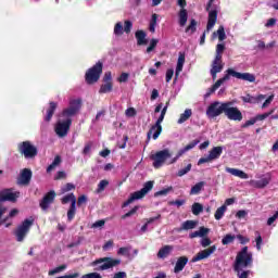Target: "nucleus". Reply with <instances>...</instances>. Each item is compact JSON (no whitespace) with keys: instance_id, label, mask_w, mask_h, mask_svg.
<instances>
[{"instance_id":"338daca9","label":"nucleus","mask_w":278,"mask_h":278,"mask_svg":"<svg viewBox=\"0 0 278 278\" xmlns=\"http://www.w3.org/2000/svg\"><path fill=\"white\" fill-rule=\"evenodd\" d=\"M277 218H278V211L271 217H269L267 219V225L268 226L273 225V223H275V220H277Z\"/></svg>"},{"instance_id":"f3484780","label":"nucleus","mask_w":278,"mask_h":278,"mask_svg":"<svg viewBox=\"0 0 278 278\" xmlns=\"http://www.w3.org/2000/svg\"><path fill=\"white\" fill-rule=\"evenodd\" d=\"M214 253H216V245H211L210 248L198 252L197 255L192 257L191 262L195 263L201 262L202 260H207V257H211Z\"/></svg>"},{"instance_id":"c756f323","label":"nucleus","mask_w":278,"mask_h":278,"mask_svg":"<svg viewBox=\"0 0 278 278\" xmlns=\"http://www.w3.org/2000/svg\"><path fill=\"white\" fill-rule=\"evenodd\" d=\"M197 225L198 223L194 220H186L181 224V227L178 229V231H189L190 229H194Z\"/></svg>"},{"instance_id":"cd10ccee","label":"nucleus","mask_w":278,"mask_h":278,"mask_svg":"<svg viewBox=\"0 0 278 278\" xmlns=\"http://www.w3.org/2000/svg\"><path fill=\"white\" fill-rule=\"evenodd\" d=\"M223 147H214L210 152H208V156L210 160H212V162H214V160H218V157H220V155H223Z\"/></svg>"},{"instance_id":"58836bf2","label":"nucleus","mask_w":278,"mask_h":278,"mask_svg":"<svg viewBox=\"0 0 278 278\" xmlns=\"http://www.w3.org/2000/svg\"><path fill=\"white\" fill-rule=\"evenodd\" d=\"M155 27H157V14H152L151 21H150V26L149 30L151 34H155Z\"/></svg>"},{"instance_id":"ddd939ff","label":"nucleus","mask_w":278,"mask_h":278,"mask_svg":"<svg viewBox=\"0 0 278 278\" xmlns=\"http://www.w3.org/2000/svg\"><path fill=\"white\" fill-rule=\"evenodd\" d=\"M17 151L21 155H24L26 160H31L36 155V147L29 141H23L17 143Z\"/></svg>"},{"instance_id":"4468645a","label":"nucleus","mask_w":278,"mask_h":278,"mask_svg":"<svg viewBox=\"0 0 278 278\" xmlns=\"http://www.w3.org/2000/svg\"><path fill=\"white\" fill-rule=\"evenodd\" d=\"M177 5L181 8L178 12V25L180 27H186V23H188V10H186V0H178Z\"/></svg>"},{"instance_id":"3c124183","label":"nucleus","mask_w":278,"mask_h":278,"mask_svg":"<svg viewBox=\"0 0 278 278\" xmlns=\"http://www.w3.org/2000/svg\"><path fill=\"white\" fill-rule=\"evenodd\" d=\"M62 270H66V265H61L52 270L49 271L50 277H53V275H58V273H62Z\"/></svg>"},{"instance_id":"5fc2aeb1","label":"nucleus","mask_w":278,"mask_h":278,"mask_svg":"<svg viewBox=\"0 0 278 278\" xmlns=\"http://www.w3.org/2000/svg\"><path fill=\"white\" fill-rule=\"evenodd\" d=\"M157 42H160V40L151 39L150 46L147 48V53H151V51H153L155 49V47H157Z\"/></svg>"},{"instance_id":"bf43d9fd","label":"nucleus","mask_w":278,"mask_h":278,"mask_svg":"<svg viewBox=\"0 0 278 278\" xmlns=\"http://www.w3.org/2000/svg\"><path fill=\"white\" fill-rule=\"evenodd\" d=\"M247 216H249V212L244 210H240L236 213V218H239V219L247 218Z\"/></svg>"},{"instance_id":"20e7f679","label":"nucleus","mask_w":278,"mask_h":278,"mask_svg":"<svg viewBox=\"0 0 278 278\" xmlns=\"http://www.w3.org/2000/svg\"><path fill=\"white\" fill-rule=\"evenodd\" d=\"M223 51H225V45L218 43L216 46V55H215V59L212 63V68H211V75L213 77V80L216 79V75H218V73H220L224 68Z\"/></svg>"},{"instance_id":"864d4df0","label":"nucleus","mask_w":278,"mask_h":278,"mask_svg":"<svg viewBox=\"0 0 278 278\" xmlns=\"http://www.w3.org/2000/svg\"><path fill=\"white\" fill-rule=\"evenodd\" d=\"M173 190V187H168L166 189H162L157 192L154 193V197H166V194H168V192H170Z\"/></svg>"},{"instance_id":"72a5a7b5","label":"nucleus","mask_w":278,"mask_h":278,"mask_svg":"<svg viewBox=\"0 0 278 278\" xmlns=\"http://www.w3.org/2000/svg\"><path fill=\"white\" fill-rule=\"evenodd\" d=\"M191 212L194 216H199V214H201V212H203V204H201L199 202H194L191 206Z\"/></svg>"},{"instance_id":"2f4dec72","label":"nucleus","mask_w":278,"mask_h":278,"mask_svg":"<svg viewBox=\"0 0 278 278\" xmlns=\"http://www.w3.org/2000/svg\"><path fill=\"white\" fill-rule=\"evenodd\" d=\"M192 116V109H186L184 113L180 114L177 123L178 125H184Z\"/></svg>"},{"instance_id":"13d9d810","label":"nucleus","mask_w":278,"mask_h":278,"mask_svg":"<svg viewBox=\"0 0 278 278\" xmlns=\"http://www.w3.org/2000/svg\"><path fill=\"white\" fill-rule=\"evenodd\" d=\"M90 151H92V142H88L83 149V155H90Z\"/></svg>"},{"instance_id":"9d476101","label":"nucleus","mask_w":278,"mask_h":278,"mask_svg":"<svg viewBox=\"0 0 278 278\" xmlns=\"http://www.w3.org/2000/svg\"><path fill=\"white\" fill-rule=\"evenodd\" d=\"M33 225H34V218H30V219H25L21 225L16 227V229L14 230V236L17 242H23V240H25Z\"/></svg>"},{"instance_id":"f03ea898","label":"nucleus","mask_w":278,"mask_h":278,"mask_svg":"<svg viewBox=\"0 0 278 278\" xmlns=\"http://www.w3.org/2000/svg\"><path fill=\"white\" fill-rule=\"evenodd\" d=\"M253 267V252H249V247H243L241 251L237 253L233 270L237 274L238 278H249V276L253 275L251 269Z\"/></svg>"},{"instance_id":"79ce46f5","label":"nucleus","mask_w":278,"mask_h":278,"mask_svg":"<svg viewBox=\"0 0 278 278\" xmlns=\"http://www.w3.org/2000/svg\"><path fill=\"white\" fill-rule=\"evenodd\" d=\"M99 92L100 94L112 92V83H105L104 85H102Z\"/></svg>"},{"instance_id":"7c9ffc66","label":"nucleus","mask_w":278,"mask_h":278,"mask_svg":"<svg viewBox=\"0 0 278 278\" xmlns=\"http://www.w3.org/2000/svg\"><path fill=\"white\" fill-rule=\"evenodd\" d=\"M61 203L66 205V203H71V205H77V198L73 193H68L61 199Z\"/></svg>"},{"instance_id":"de8ad7c7","label":"nucleus","mask_w":278,"mask_h":278,"mask_svg":"<svg viewBox=\"0 0 278 278\" xmlns=\"http://www.w3.org/2000/svg\"><path fill=\"white\" fill-rule=\"evenodd\" d=\"M274 113H275V109H273L270 112L258 114L255 116V118L256 121H266V118H268V116H270Z\"/></svg>"},{"instance_id":"c03bdc74","label":"nucleus","mask_w":278,"mask_h":278,"mask_svg":"<svg viewBox=\"0 0 278 278\" xmlns=\"http://www.w3.org/2000/svg\"><path fill=\"white\" fill-rule=\"evenodd\" d=\"M108 186H110V181L103 179L99 182L98 185V189H97V192L98 194L103 192V190H105V188H108Z\"/></svg>"},{"instance_id":"39448f33","label":"nucleus","mask_w":278,"mask_h":278,"mask_svg":"<svg viewBox=\"0 0 278 278\" xmlns=\"http://www.w3.org/2000/svg\"><path fill=\"white\" fill-rule=\"evenodd\" d=\"M119 264L121 260L112 257H102L91 262V266L98 271L110 270V268H114Z\"/></svg>"},{"instance_id":"f704fd0d","label":"nucleus","mask_w":278,"mask_h":278,"mask_svg":"<svg viewBox=\"0 0 278 278\" xmlns=\"http://www.w3.org/2000/svg\"><path fill=\"white\" fill-rule=\"evenodd\" d=\"M227 212V205H222L218 207L215 212V220H220L225 216V213Z\"/></svg>"},{"instance_id":"4be33fe9","label":"nucleus","mask_w":278,"mask_h":278,"mask_svg":"<svg viewBox=\"0 0 278 278\" xmlns=\"http://www.w3.org/2000/svg\"><path fill=\"white\" fill-rule=\"evenodd\" d=\"M187 264H188V256L178 257V260L176 261L175 267H174V273L176 275L181 273V270H184V268H186Z\"/></svg>"},{"instance_id":"37998d69","label":"nucleus","mask_w":278,"mask_h":278,"mask_svg":"<svg viewBox=\"0 0 278 278\" xmlns=\"http://www.w3.org/2000/svg\"><path fill=\"white\" fill-rule=\"evenodd\" d=\"M192 170V164H188L185 168H181L177 173V177H184V175H188Z\"/></svg>"},{"instance_id":"774afa93","label":"nucleus","mask_w":278,"mask_h":278,"mask_svg":"<svg viewBox=\"0 0 278 278\" xmlns=\"http://www.w3.org/2000/svg\"><path fill=\"white\" fill-rule=\"evenodd\" d=\"M113 278H127V273L118 271L113 275Z\"/></svg>"},{"instance_id":"6ab92c4d","label":"nucleus","mask_w":278,"mask_h":278,"mask_svg":"<svg viewBox=\"0 0 278 278\" xmlns=\"http://www.w3.org/2000/svg\"><path fill=\"white\" fill-rule=\"evenodd\" d=\"M268 184H270V176H266L260 180H250L249 181V185L252 188H257V189L266 188V186H268Z\"/></svg>"},{"instance_id":"a878e982","label":"nucleus","mask_w":278,"mask_h":278,"mask_svg":"<svg viewBox=\"0 0 278 278\" xmlns=\"http://www.w3.org/2000/svg\"><path fill=\"white\" fill-rule=\"evenodd\" d=\"M226 173L233 175V177H239V179H249V174L238 168L226 167Z\"/></svg>"},{"instance_id":"052dcab7","label":"nucleus","mask_w":278,"mask_h":278,"mask_svg":"<svg viewBox=\"0 0 278 278\" xmlns=\"http://www.w3.org/2000/svg\"><path fill=\"white\" fill-rule=\"evenodd\" d=\"M173 75H175V71L173 68L166 71L165 79L167 84L170 83V79H173Z\"/></svg>"},{"instance_id":"9b49d317","label":"nucleus","mask_w":278,"mask_h":278,"mask_svg":"<svg viewBox=\"0 0 278 278\" xmlns=\"http://www.w3.org/2000/svg\"><path fill=\"white\" fill-rule=\"evenodd\" d=\"M173 157V153H170L169 149H164L157 151L155 154L151 155V160L153 161V166L155 168H162L163 164H166V161Z\"/></svg>"},{"instance_id":"69168bd1","label":"nucleus","mask_w":278,"mask_h":278,"mask_svg":"<svg viewBox=\"0 0 278 278\" xmlns=\"http://www.w3.org/2000/svg\"><path fill=\"white\" fill-rule=\"evenodd\" d=\"M125 114H126V116L131 118V117L136 116V109L129 108L126 110Z\"/></svg>"},{"instance_id":"c9c22d12","label":"nucleus","mask_w":278,"mask_h":278,"mask_svg":"<svg viewBox=\"0 0 278 278\" xmlns=\"http://www.w3.org/2000/svg\"><path fill=\"white\" fill-rule=\"evenodd\" d=\"M205 186L204 181H200L198 184H195L191 190H190V194H199L201 192V190H203V187Z\"/></svg>"},{"instance_id":"393cba45","label":"nucleus","mask_w":278,"mask_h":278,"mask_svg":"<svg viewBox=\"0 0 278 278\" xmlns=\"http://www.w3.org/2000/svg\"><path fill=\"white\" fill-rule=\"evenodd\" d=\"M184 64H186V54H184V52H179L176 73H175V79H177V77H179V73L184 71Z\"/></svg>"},{"instance_id":"e433bc0d","label":"nucleus","mask_w":278,"mask_h":278,"mask_svg":"<svg viewBox=\"0 0 278 278\" xmlns=\"http://www.w3.org/2000/svg\"><path fill=\"white\" fill-rule=\"evenodd\" d=\"M186 34H188V36H192V34H194V31H197V20H191L189 26L186 28Z\"/></svg>"},{"instance_id":"4c0bfd02","label":"nucleus","mask_w":278,"mask_h":278,"mask_svg":"<svg viewBox=\"0 0 278 278\" xmlns=\"http://www.w3.org/2000/svg\"><path fill=\"white\" fill-rule=\"evenodd\" d=\"M130 251H131V245L119 248L117 251V255H123L124 257L129 258V257H131Z\"/></svg>"},{"instance_id":"b1692460","label":"nucleus","mask_w":278,"mask_h":278,"mask_svg":"<svg viewBox=\"0 0 278 278\" xmlns=\"http://www.w3.org/2000/svg\"><path fill=\"white\" fill-rule=\"evenodd\" d=\"M173 245H164L163 248H161L156 254L159 260H166V257H168V255H170V253H173Z\"/></svg>"},{"instance_id":"a19ab883","label":"nucleus","mask_w":278,"mask_h":278,"mask_svg":"<svg viewBox=\"0 0 278 278\" xmlns=\"http://www.w3.org/2000/svg\"><path fill=\"white\" fill-rule=\"evenodd\" d=\"M75 214H77V204L71 205L67 211V219L71 222L75 218Z\"/></svg>"},{"instance_id":"6e6d98bb","label":"nucleus","mask_w":278,"mask_h":278,"mask_svg":"<svg viewBox=\"0 0 278 278\" xmlns=\"http://www.w3.org/2000/svg\"><path fill=\"white\" fill-rule=\"evenodd\" d=\"M131 27H134V23H131V21H125L124 23L125 34H129L131 31Z\"/></svg>"},{"instance_id":"603ef678","label":"nucleus","mask_w":278,"mask_h":278,"mask_svg":"<svg viewBox=\"0 0 278 278\" xmlns=\"http://www.w3.org/2000/svg\"><path fill=\"white\" fill-rule=\"evenodd\" d=\"M255 236H256V239H255L256 249H257V251H262V242H263L262 235H260V231H256Z\"/></svg>"},{"instance_id":"680f3d73","label":"nucleus","mask_w":278,"mask_h":278,"mask_svg":"<svg viewBox=\"0 0 278 278\" xmlns=\"http://www.w3.org/2000/svg\"><path fill=\"white\" fill-rule=\"evenodd\" d=\"M80 278H103V277L99 273H89V274L83 275Z\"/></svg>"},{"instance_id":"f8f14e48","label":"nucleus","mask_w":278,"mask_h":278,"mask_svg":"<svg viewBox=\"0 0 278 278\" xmlns=\"http://www.w3.org/2000/svg\"><path fill=\"white\" fill-rule=\"evenodd\" d=\"M101 73H103V64L98 62L86 73V81L87 84H97L99 78L101 77Z\"/></svg>"},{"instance_id":"2eb2a0df","label":"nucleus","mask_w":278,"mask_h":278,"mask_svg":"<svg viewBox=\"0 0 278 278\" xmlns=\"http://www.w3.org/2000/svg\"><path fill=\"white\" fill-rule=\"evenodd\" d=\"M18 197H21V192L13 191L12 189H3L0 191V203H3L4 201H11V203H14Z\"/></svg>"},{"instance_id":"473e14b6","label":"nucleus","mask_w":278,"mask_h":278,"mask_svg":"<svg viewBox=\"0 0 278 278\" xmlns=\"http://www.w3.org/2000/svg\"><path fill=\"white\" fill-rule=\"evenodd\" d=\"M62 164V157L60 155H56L52 162L47 168V173H51V170H54L56 166H60Z\"/></svg>"},{"instance_id":"8fccbe9b","label":"nucleus","mask_w":278,"mask_h":278,"mask_svg":"<svg viewBox=\"0 0 278 278\" xmlns=\"http://www.w3.org/2000/svg\"><path fill=\"white\" fill-rule=\"evenodd\" d=\"M71 190H75V186L71 182H67L65 186L61 188V193L65 194V192H71Z\"/></svg>"},{"instance_id":"6e6552de","label":"nucleus","mask_w":278,"mask_h":278,"mask_svg":"<svg viewBox=\"0 0 278 278\" xmlns=\"http://www.w3.org/2000/svg\"><path fill=\"white\" fill-rule=\"evenodd\" d=\"M227 108V101L220 102V101H213L210 103V105L206 109V116L207 118H218L222 114H225V110Z\"/></svg>"},{"instance_id":"aec40b11","label":"nucleus","mask_w":278,"mask_h":278,"mask_svg":"<svg viewBox=\"0 0 278 278\" xmlns=\"http://www.w3.org/2000/svg\"><path fill=\"white\" fill-rule=\"evenodd\" d=\"M264 99H266V96H264V94H258L256 97L247 94V96L241 97V100L243 101V103H251V104L262 103V101H264Z\"/></svg>"},{"instance_id":"c85d7f7f","label":"nucleus","mask_w":278,"mask_h":278,"mask_svg":"<svg viewBox=\"0 0 278 278\" xmlns=\"http://www.w3.org/2000/svg\"><path fill=\"white\" fill-rule=\"evenodd\" d=\"M58 109V103L55 102H50V106L47 111V115L45 117V122L49 123L51 118H53V114H55V110Z\"/></svg>"},{"instance_id":"412c9836","label":"nucleus","mask_w":278,"mask_h":278,"mask_svg":"<svg viewBox=\"0 0 278 278\" xmlns=\"http://www.w3.org/2000/svg\"><path fill=\"white\" fill-rule=\"evenodd\" d=\"M197 144H199V141H195L194 143H190L188 146H186L185 148L180 149L178 151V153L176 154L175 157H173L168 164H175V162H177V160H179V157H181V155H184V153H187V151H190V149H194V147H197Z\"/></svg>"},{"instance_id":"1a4fd4ad","label":"nucleus","mask_w":278,"mask_h":278,"mask_svg":"<svg viewBox=\"0 0 278 278\" xmlns=\"http://www.w3.org/2000/svg\"><path fill=\"white\" fill-rule=\"evenodd\" d=\"M151 190H153V181L150 180L143 185V188L141 190L131 193L130 199L124 202L123 207H127L128 205H131L134 201L144 199V197H147V194H149Z\"/></svg>"},{"instance_id":"a211bd4d","label":"nucleus","mask_w":278,"mask_h":278,"mask_svg":"<svg viewBox=\"0 0 278 278\" xmlns=\"http://www.w3.org/2000/svg\"><path fill=\"white\" fill-rule=\"evenodd\" d=\"M31 175H33L31 169L29 168L22 169L16 179L17 186H29L31 181Z\"/></svg>"},{"instance_id":"dca6fc26","label":"nucleus","mask_w":278,"mask_h":278,"mask_svg":"<svg viewBox=\"0 0 278 278\" xmlns=\"http://www.w3.org/2000/svg\"><path fill=\"white\" fill-rule=\"evenodd\" d=\"M53 201H55V191L50 190L48 193L43 195V198L39 202V206L42 210V212H47L49 207H51Z\"/></svg>"},{"instance_id":"7ed1b4c3","label":"nucleus","mask_w":278,"mask_h":278,"mask_svg":"<svg viewBox=\"0 0 278 278\" xmlns=\"http://www.w3.org/2000/svg\"><path fill=\"white\" fill-rule=\"evenodd\" d=\"M230 77H235L236 79H241L242 81H250V84H253V81H255V75L251 74V73H239L236 72V70L233 68H228L226 71V75H224L223 78H219L210 89L208 91L205 93V99H207V97H210L211 94H214V91L217 88H220L222 85L224 84V81H229Z\"/></svg>"},{"instance_id":"0e129e2a","label":"nucleus","mask_w":278,"mask_h":278,"mask_svg":"<svg viewBox=\"0 0 278 278\" xmlns=\"http://www.w3.org/2000/svg\"><path fill=\"white\" fill-rule=\"evenodd\" d=\"M169 205H176L177 207H181V205H186V200H176L169 202Z\"/></svg>"},{"instance_id":"e2e57ef3","label":"nucleus","mask_w":278,"mask_h":278,"mask_svg":"<svg viewBox=\"0 0 278 278\" xmlns=\"http://www.w3.org/2000/svg\"><path fill=\"white\" fill-rule=\"evenodd\" d=\"M236 238L239 240L240 244H247V242H250V239L242 235H237Z\"/></svg>"},{"instance_id":"49530a36","label":"nucleus","mask_w":278,"mask_h":278,"mask_svg":"<svg viewBox=\"0 0 278 278\" xmlns=\"http://www.w3.org/2000/svg\"><path fill=\"white\" fill-rule=\"evenodd\" d=\"M114 34L115 36H123V23L117 22L114 26Z\"/></svg>"},{"instance_id":"f257e3e1","label":"nucleus","mask_w":278,"mask_h":278,"mask_svg":"<svg viewBox=\"0 0 278 278\" xmlns=\"http://www.w3.org/2000/svg\"><path fill=\"white\" fill-rule=\"evenodd\" d=\"M81 110V100H70L68 108L64 109L60 114V118L54 125V134L58 138H66L71 126L73 125V116Z\"/></svg>"},{"instance_id":"5701e85b","label":"nucleus","mask_w":278,"mask_h":278,"mask_svg":"<svg viewBox=\"0 0 278 278\" xmlns=\"http://www.w3.org/2000/svg\"><path fill=\"white\" fill-rule=\"evenodd\" d=\"M218 20V12H216V10H213L211 12H208V22L206 25V30L210 31L211 29L214 28V26L216 25V21Z\"/></svg>"},{"instance_id":"4d7b16f0","label":"nucleus","mask_w":278,"mask_h":278,"mask_svg":"<svg viewBox=\"0 0 278 278\" xmlns=\"http://www.w3.org/2000/svg\"><path fill=\"white\" fill-rule=\"evenodd\" d=\"M274 100H275V96H274V94L269 96V97L265 100V102L262 104V110H265V108H268V105H270Z\"/></svg>"},{"instance_id":"bb28decb","label":"nucleus","mask_w":278,"mask_h":278,"mask_svg":"<svg viewBox=\"0 0 278 278\" xmlns=\"http://www.w3.org/2000/svg\"><path fill=\"white\" fill-rule=\"evenodd\" d=\"M135 38L137 39V45L139 47L147 45V33H144V30H137L135 34Z\"/></svg>"},{"instance_id":"423d86ee","label":"nucleus","mask_w":278,"mask_h":278,"mask_svg":"<svg viewBox=\"0 0 278 278\" xmlns=\"http://www.w3.org/2000/svg\"><path fill=\"white\" fill-rule=\"evenodd\" d=\"M167 110H168V105H165L162 109L161 114L156 119V123L148 131V140H151V136L153 140H157V138H160V134H162V123H164V117L166 116Z\"/></svg>"},{"instance_id":"09e8293b","label":"nucleus","mask_w":278,"mask_h":278,"mask_svg":"<svg viewBox=\"0 0 278 278\" xmlns=\"http://www.w3.org/2000/svg\"><path fill=\"white\" fill-rule=\"evenodd\" d=\"M200 244L203 249H207V247L212 244V239L207 237H202V239L200 240Z\"/></svg>"},{"instance_id":"0eeeda50","label":"nucleus","mask_w":278,"mask_h":278,"mask_svg":"<svg viewBox=\"0 0 278 278\" xmlns=\"http://www.w3.org/2000/svg\"><path fill=\"white\" fill-rule=\"evenodd\" d=\"M236 105V100L232 101H226V109L224 111L225 116L228 118V121H235L237 123H240L242 121V112L238 106Z\"/></svg>"},{"instance_id":"a18cd8bd","label":"nucleus","mask_w":278,"mask_h":278,"mask_svg":"<svg viewBox=\"0 0 278 278\" xmlns=\"http://www.w3.org/2000/svg\"><path fill=\"white\" fill-rule=\"evenodd\" d=\"M217 36H218V40L220 42H223V40H226L227 35L225 34V27L224 26H219V28L217 29Z\"/></svg>"},{"instance_id":"ea45409f","label":"nucleus","mask_w":278,"mask_h":278,"mask_svg":"<svg viewBox=\"0 0 278 278\" xmlns=\"http://www.w3.org/2000/svg\"><path fill=\"white\" fill-rule=\"evenodd\" d=\"M236 240V235L228 233L222 239V244H232V242Z\"/></svg>"}]
</instances>
